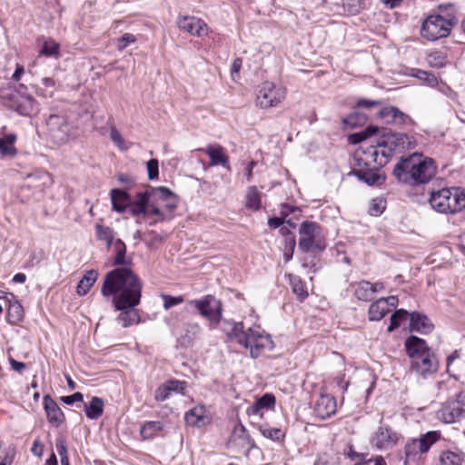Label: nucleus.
Here are the masks:
<instances>
[{
    "instance_id": "1",
    "label": "nucleus",
    "mask_w": 465,
    "mask_h": 465,
    "mask_svg": "<svg viewBox=\"0 0 465 465\" xmlns=\"http://www.w3.org/2000/svg\"><path fill=\"white\" fill-rule=\"evenodd\" d=\"M143 282L129 267L115 268L104 276L101 293L104 297L114 296L116 310L134 309L140 304Z\"/></svg>"
},
{
    "instance_id": "2",
    "label": "nucleus",
    "mask_w": 465,
    "mask_h": 465,
    "mask_svg": "<svg viewBox=\"0 0 465 465\" xmlns=\"http://www.w3.org/2000/svg\"><path fill=\"white\" fill-rule=\"evenodd\" d=\"M223 330L229 339L248 349L252 358H258L273 348L271 336L260 328L244 330L242 322L225 321Z\"/></svg>"
},
{
    "instance_id": "3",
    "label": "nucleus",
    "mask_w": 465,
    "mask_h": 465,
    "mask_svg": "<svg viewBox=\"0 0 465 465\" xmlns=\"http://www.w3.org/2000/svg\"><path fill=\"white\" fill-rule=\"evenodd\" d=\"M436 167L431 158L422 153H413L401 157L395 165L393 174L402 183L422 184L428 183L434 175Z\"/></svg>"
},
{
    "instance_id": "4",
    "label": "nucleus",
    "mask_w": 465,
    "mask_h": 465,
    "mask_svg": "<svg viewBox=\"0 0 465 465\" xmlns=\"http://www.w3.org/2000/svg\"><path fill=\"white\" fill-rule=\"evenodd\" d=\"M145 192L150 213L152 216L157 218L150 222V225H153L157 222L172 219V213L177 208L178 204L176 195L171 190L163 186L155 187Z\"/></svg>"
},
{
    "instance_id": "5",
    "label": "nucleus",
    "mask_w": 465,
    "mask_h": 465,
    "mask_svg": "<svg viewBox=\"0 0 465 465\" xmlns=\"http://www.w3.org/2000/svg\"><path fill=\"white\" fill-rule=\"evenodd\" d=\"M429 203L441 213H455L465 208V190L458 187L442 188L430 193Z\"/></svg>"
},
{
    "instance_id": "6",
    "label": "nucleus",
    "mask_w": 465,
    "mask_h": 465,
    "mask_svg": "<svg viewBox=\"0 0 465 465\" xmlns=\"http://www.w3.org/2000/svg\"><path fill=\"white\" fill-rule=\"evenodd\" d=\"M47 134L55 144H65L76 137V131L67 118L60 114H51L46 120Z\"/></svg>"
},
{
    "instance_id": "7",
    "label": "nucleus",
    "mask_w": 465,
    "mask_h": 465,
    "mask_svg": "<svg viewBox=\"0 0 465 465\" xmlns=\"http://www.w3.org/2000/svg\"><path fill=\"white\" fill-rule=\"evenodd\" d=\"M299 248L303 252L312 250L323 251L325 243L321 227L314 222L305 221L299 228Z\"/></svg>"
},
{
    "instance_id": "8",
    "label": "nucleus",
    "mask_w": 465,
    "mask_h": 465,
    "mask_svg": "<svg viewBox=\"0 0 465 465\" xmlns=\"http://www.w3.org/2000/svg\"><path fill=\"white\" fill-rule=\"evenodd\" d=\"M454 23L453 19H446L439 15H430L422 24L421 35L430 41L446 37Z\"/></svg>"
},
{
    "instance_id": "9",
    "label": "nucleus",
    "mask_w": 465,
    "mask_h": 465,
    "mask_svg": "<svg viewBox=\"0 0 465 465\" xmlns=\"http://www.w3.org/2000/svg\"><path fill=\"white\" fill-rule=\"evenodd\" d=\"M387 142L388 135H385L376 145H371L363 152L366 164L371 165L373 163L375 167H381L389 162V159L397 148L396 145H390Z\"/></svg>"
},
{
    "instance_id": "10",
    "label": "nucleus",
    "mask_w": 465,
    "mask_h": 465,
    "mask_svg": "<svg viewBox=\"0 0 465 465\" xmlns=\"http://www.w3.org/2000/svg\"><path fill=\"white\" fill-rule=\"evenodd\" d=\"M198 310L200 314L205 317L212 328L218 325L222 318V303L212 295H206L201 300H193L189 302Z\"/></svg>"
},
{
    "instance_id": "11",
    "label": "nucleus",
    "mask_w": 465,
    "mask_h": 465,
    "mask_svg": "<svg viewBox=\"0 0 465 465\" xmlns=\"http://www.w3.org/2000/svg\"><path fill=\"white\" fill-rule=\"evenodd\" d=\"M285 98V89L272 82H264L259 88L256 102L261 108L279 105Z\"/></svg>"
},
{
    "instance_id": "12",
    "label": "nucleus",
    "mask_w": 465,
    "mask_h": 465,
    "mask_svg": "<svg viewBox=\"0 0 465 465\" xmlns=\"http://www.w3.org/2000/svg\"><path fill=\"white\" fill-rule=\"evenodd\" d=\"M400 439V433L390 426L381 424L373 432L371 443L379 450H390L397 444Z\"/></svg>"
},
{
    "instance_id": "13",
    "label": "nucleus",
    "mask_w": 465,
    "mask_h": 465,
    "mask_svg": "<svg viewBox=\"0 0 465 465\" xmlns=\"http://www.w3.org/2000/svg\"><path fill=\"white\" fill-rule=\"evenodd\" d=\"M438 368L439 362L432 351L411 361V370L423 378L435 373Z\"/></svg>"
},
{
    "instance_id": "14",
    "label": "nucleus",
    "mask_w": 465,
    "mask_h": 465,
    "mask_svg": "<svg viewBox=\"0 0 465 465\" xmlns=\"http://www.w3.org/2000/svg\"><path fill=\"white\" fill-rule=\"evenodd\" d=\"M126 210L133 217L136 218L137 223H140L141 217H151L146 192L137 193L135 197L131 199Z\"/></svg>"
},
{
    "instance_id": "15",
    "label": "nucleus",
    "mask_w": 465,
    "mask_h": 465,
    "mask_svg": "<svg viewBox=\"0 0 465 465\" xmlns=\"http://www.w3.org/2000/svg\"><path fill=\"white\" fill-rule=\"evenodd\" d=\"M177 25L181 30L192 35L203 36L208 33L207 25L203 20L194 16L179 17Z\"/></svg>"
},
{
    "instance_id": "16",
    "label": "nucleus",
    "mask_w": 465,
    "mask_h": 465,
    "mask_svg": "<svg viewBox=\"0 0 465 465\" xmlns=\"http://www.w3.org/2000/svg\"><path fill=\"white\" fill-rule=\"evenodd\" d=\"M336 409L335 399L328 394H321L314 405V412L321 420H325L335 414Z\"/></svg>"
},
{
    "instance_id": "17",
    "label": "nucleus",
    "mask_w": 465,
    "mask_h": 465,
    "mask_svg": "<svg viewBox=\"0 0 465 465\" xmlns=\"http://www.w3.org/2000/svg\"><path fill=\"white\" fill-rule=\"evenodd\" d=\"M210 158V166L222 165L230 169L229 157L225 153L223 147L218 143L209 144L207 147L200 149Z\"/></svg>"
},
{
    "instance_id": "18",
    "label": "nucleus",
    "mask_w": 465,
    "mask_h": 465,
    "mask_svg": "<svg viewBox=\"0 0 465 465\" xmlns=\"http://www.w3.org/2000/svg\"><path fill=\"white\" fill-rule=\"evenodd\" d=\"M44 407L48 421L54 427L61 426L65 418L58 404L49 396L44 397Z\"/></svg>"
},
{
    "instance_id": "19",
    "label": "nucleus",
    "mask_w": 465,
    "mask_h": 465,
    "mask_svg": "<svg viewBox=\"0 0 465 465\" xmlns=\"http://www.w3.org/2000/svg\"><path fill=\"white\" fill-rule=\"evenodd\" d=\"M21 89H25L23 84H20L18 94L13 97L12 107L19 114L27 116L35 110V101L32 96L21 94Z\"/></svg>"
},
{
    "instance_id": "20",
    "label": "nucleus",
    "mask_w": 465,
    "mask_h": 465,
    "mask_svg": "<svg viewBox=\"0 0 465 465\" xmlns=\"http://www.w3.org/2000/svg\"><path fill=\"white\" fill-rule=\"evenodd\" d=\"M425 445L420 443L416 439L407 442L404 447V456L401 459L403 460L404 465H411L416 463L422 454L426 453Z\"/></svg>"
},
{
    "instance_id": "21",
    "label": "nucleus",
    "mask_w": 465,
    "mask_h": 465,
    "mask_svg": "<svg viewBox=\"0 0 465 465\" xmlns=\"http://www.w3.org/2000/svg\"><path fill=\"white\" fill-rule=\"evenodd\" d=\"M405 349L411 361L431 351L426 341L416 336H411L406 340Z\"/></svg>"
},
{
    "instance_id": "22",
    "label": "nucleus",
    "mask_w": 465,
    "mask_h": 465,
    "mask_svg": "<svg viewBox=\"0 0 465 465\" xmlns=\"http://www.w3.org/2000/svg\"><path fill=\"white\" fill-rule=\"evenodd\" d=\"M456 406L457 405H453L451 402L444 404L441 409L438 411L437 418L446 424L460 421L465 414Z\"/></svg>"
},
{
    "instance_id": "23",
    "label": "nucleus",
    "mask_w": 465,
    "mask_h": 465,
    "mask_svg": "<svg viewBox=\"0 0 465 465\" xmlns=\"http://www.w3.org/2000/svg\"><path fill=\"white\" fill-rule=\"evenodd\" d=\"M379 115L381 118L384 119L387 124H405L411 121L409 115L393 106L382 108L380 111Z\"/></svg>"
},
{
    "instance_id": "24",
    "label": "nucleus",
    "mask_w": 465,
    "mask_h": 465,
    "mask_svg": "<svg viewBox=\"0 0 465 465\" xmlns=\"http://www.w3.org/2000/svg\"><path fill=\"white\" fill-rule=\"evenodd\" d=\"M184 384L185 382L179 381H169L163 383L155 390V401H163L167 400L173 391L183 392V391L184 390Z\"/></svg>"
},
{
    "instance_id": "25",
    "label": "nucleus",
    "mask_w": 465,
    "mask_h": 465,
    "mask_svg": "<svg viewBox=\"0 0 465 465\" xmlns=\"http://www.w3.org/2000/svg\"><path fill=\"white\" fill-rule=\"evenodd\" d=\"M411 331H418L422 334L429 333L433 330V324L430 320L424 314L412 312L410 315Z\"/></svg>"
},
{
    "instance_id": "26",
    "label": "nucleus",
    "mask_w": 465,
    "mask_h": 465,
    "mask_svg": "<svg viewBox=\"0 0 465 465\" xmlns=\"http://www.w3.org/2000/svg\"><path fill=\"white\" fill-rule=\"evenodd\" d=\"M131 199L127 193L121 189H113L111 191L113 209L118 213H123L126 210Z\"/></svg>"
},
{
    "instance_id": "27",
    "label": "nucleus",
    "mask_w": 465,
    "mask_h": 465,
    "mask_svg": "<svg viewBox=\"0 0 465 465\" xmlns=\"http://www.w3.org/2000/svg\"><path fill=\"white\" fill-rule=\"evenodd\" d=\"M390 145H396V148L410 150L416 146V141L412 136L405 134H388V142Z\"/></svg>"
},
{
    "instance_id": "28",
    "label": "nucleus",
    "mask_w": 465,
    "mask_h": 465,
    "mask_svg": "<svg viewBox=\"0 0 465 465\" xmlns=\"http://www.w3.org/2000/svg\"><path fill=\"white\" fill-rule=\"evenodd\" d=\"M5 299L9 302L8 318L12 322H19L24 317V310L22 305L11 292L5 293Z\"/></svg>"
},
{
    "instance_id": "29",
    "label": "nucleus",
    "mask_w": 465,
    "mask_h": 465,
    "mask_svg": "<svg viewBox=\"0 0 465 465\" xmlns=\"http://www.w3.org/2000/svg\"><path fill=\"white\" fill-rule=\"evenodd\" d=\"M185 421L190 426H202L205 424L207 417L203 406H196L185 413Z\"/></svg>"
},
{
    "instance_id": "30",
    "label": "nucleus",
    "mask_w": 465,
    "mask_h": 465,
    "mask_svg": "<svg viewBox=\"0 0 465 465\" xmlns=\"http://www.w3.org/2000/svg\"><path fill=\"white\" fill-rule=\"evenodd\" d=\"M353 174L358 177L359 180L364 182L368 185H380L385 181V177L379 174L374 170H355Z\"/></svg>"
},
{
    "instance_id": "31",
    "label": "nucleus",
    "mask_w": 465,
    "mask_h": 465,
    "mask_svg": "<svg viewBox=\"0 0 465 465\" xmlns=\"http://www.w3.org/2000/svg\"><path fill=\"white\" fill-rule=\"evenodd\" d=\"M375 292H377V289H373L372 283L368 281H361L354 285V295L360 301L371 300Z\"/></svg>"
},
{
    "instance_id": "32",
    "label": "nucleus",
    "mask_w": 465,
    "mask_h": 465,
    "mask_svg": "<svg viewBox=\"0 0 465 465\" xmlns=\"http://www.w3.org/2000/svg\"><path fill=\"white\" fill-rule=\"evenodd\" d=\"M104 401L99 397H93L88 404H84V412L88 419L97 420L104 412Z\"/></svg>"
},
{
    "instance_id": "33",
    "label": "nucleus",
    "mask_w": 465,
    "mask_h": 465,
    "mask_svg": "<svg viewBox=\"0 0 465 465\" xmlns=\"http://www.w3.org/2000/svg\"><path fill=\"white\" fill-rule=\"evenodd\" d=\"M389 312H390V308H388V304H387L385 299L381 298L371 304L370 309H369V319L371 321H380Z\"/></svg>"
},
{
    "instance_id": "34",
    "label": "nucleus",
    "mask_w": 465,
    "mask_h": 465,
    "mask_svg": "<svg viewBox=\"0 0 465 465\" xmlns=\"http://www.w3.org/2000/svg\"><path fill=\"white\" fill-rule=\"evenodd\" d=\"M98 277V272L95 270H89L87 271L84 277L80 280V282L77 284L76 287V292L84 296L85 295L91 287L94 285V283L96 282Z\"/></svg>"
},
{
    "instance_id": "35",
    "label": "nucleus",
    "mask_w": 465,
    "mask_h": 465,
    "mask_svg": "<svg viewBox=\"0 0 465 465\" xmlns=\"http://www.w3.org/2000/svg\"><path fill=\"white\" fill-rule=\"evenodd\" d=\"M16 141V135L9 134L0 138V153L3 156H14L16 153L15 147V142Z\"/></svg>"
},
{
    "instance_id": "36",
    "label": "nucleus",
    "mask_w": 465,
    "mask_h": 465,
    "mask_svg": "<svg viewBox=\"0 0 465 465\" xmlns=\"http://www.w3.org/2000/svg\"><path fill=\"white\" fill-rule=\"evenodd\" d=\"M95 235L99 241L106 242L107 248H109L114 242V232L112 228L104 226L101 223H96L94 226Z\"/></svg>"
},
{
    "instance_id": "37",
    "label": "nucleus",
    "mask_w": 465,
    "mask_h": 465,
    "mask_svg": "<svg viewBox=\"0 0 465 465\" xmlns=\"http://www.w3.org/2000/svg\"><path fill=\"white\" fill-rule=\"evenodd\" d=\"M163 428L161 421H147L140 430L141 436L143 440H151L157 435Z\"/></svg>"
},
{
    "instance_id": "38",
    "label": "nucleus",
    "mask_w": 465,
    "mask_h": 465,
    "mask_svg": "<svg viewBox=\"0 0 465 465\" xmlns=\"http://www.w3.org/2000/svg\"><path fill=\"white\" fill-rule=\"evenodd\" d=\"M121 313L116 318V321L124 327L126 328L132 324L139 322V315L133 309L120 310Z\"/></svg>"
},
{
    "instance_id": "39",
    "label": "nucleus",
    "mask_w": 465,
    "mask_h": 465,
    "mask_svg": "<svg viewBox=\"0 0 465 465\" xmlns=\"http://www.w3.org/2000/svg\"><path fill=\"white\" fill-rule=\"evenodd\" d=\"M463 455L459 451L446 450L440 456V465H461Z\"/></svg>"
},
{
    "instance_id": "40",
    "label": "nucleus",
    "mask_w": 465,
    "mask_h": 465,
    "mask_svg": "<svg viewBox=\"0 0 465 465\" xmlns=\"http://www.w3.org/2000/svg\"><path fill=\"white\" fill-rule=\"evenodd\" d=\"M245 206L248 209L257 211L261 207L260 193L255 186H252L248 189L246 193Z\"/></svg>"
},
{
    "instance_id": "41",
    "label": "nucleus",
    "mask_w": 465,
    "mask_h": 465,
    "mask_svg": "<svg viewBox=\"0 0 465 465\" xmlns=\"http://www.w3.org/2000/svg\"><path fill=\"white\" fill-rule=\"evenodd\" d=\"M113 244L116 252L114 259V265H125L127 262L125 260L126 246L124 242L122 240L117 239Z\"/></svg>"
},
{
    "instance_id": "42",
    "label": "nucleus",
    "mask_w": 465,
    "mask_h": 465,
    "mask_svg": "<svg viewBox=\"0 0 465 465\" xmlns=\"http://www.w3.org/2000/svg\"><path fill=\"white\" fill-rule=\"evenodd\" d=\"M366 121L367 117L365 114L359 112H354L343 119V124L345 126L354 128L357 126L363 125L366 123Z\"/></svg>"
},
{
    "instance_id": "43",
    "label": "nucleus",
    "mask_w": 465,
    "mask_h": 465,
    "mask_svg": "<svg viewBox=\"0 0 465 465\" xmlns=\"http://www.w3.org/2000/svg\"><path fill=\"white\" fill-rule=\"evenodd\" d=\"M237 439H239L243 445H248L249 447H253L254 445L253 441L248 435L246 429L242 424L236 426L232 433V440H236Z\"/></svg>"
},
{
    "instance_id": "44",
    "label": "nucleus",
    "mask_w": 465,
    "mask_h": 465,
    "mask_svg": "<svg viewBox=\"0 0 465 465\" xmlns=\"http://www.w3.org/2000/svg\"><path fill=\"white\" fill-rule=\"evenodd\" d=\"M411 314L403 309L397 310L391 316V324L388 327V331H392L394 329L398 328L402 321H406Z\"/></svg>"
},
{
    "instance_id": "45",
    "label": "nucleus",
    "mask_w": 465,
    "mask_h": 465,
    "mask_svg": "<svg viewBox=\"0 0 465 465\" xmlns=\"http://www.w3.org/2000/svg\"><path fill=\"white\" fill-rule=\"evenodd\" d=\"M290 284L292 289V292L297 295V297L301 301H303L308 296V292L304 289L303 283L302 282L299 277H292L290 279Z\"/></svg>"
},
{
    "instance_id": "46",
    "label": "nucleus",
    "mask_w": 465,
    "mask_h": 465,
    "mask_svg": "<svg viewBox=\"0 0 465 465\" xmlns=\"http://www.w3.org/2000/svg\"><path fill=\"white\" fill-rule=\"evenodd\" d=\"M377 132L378 127L369 126L362 132L351 134L349 139L351 143H358L375 134Z\"/></svg>"
},
{
    "instance_id": "47",
    "label": "nucleus",
    "mask_w": 465,
    "mask_h": 465,
    "mask_svg": "<svg viewBox=\"0 0 465 465\" xmlns=\"http://www.w3.org/2000/svg\"><path fill=\"white\" fill-rule=\"evenodd\" d=\"M45 89L36 88V94L44 97H52L54 93V81L53 78L45 77L42 80Z\"/></svg>"
},
{
    "instance_id": "48",
    "label": "nucleus",
    "mask_w": 465,
    "mask_h": 465,
    "mask_svg": "<svg viewBox=\"0 0 465 465\" xmlns=\"http://www.w3.org/2000/svg\"><path fill=\"white\" fill-rule=\"evenodd\" d=\"M259 430L262 436L273 440H279L283 437L282 430L278 428H269L267 426L261 425L259 427Z\"/></svg>"
},
{
    "instance_id": "49",
    "label": "nucleus",
    "mask_w": 465,
    "mask_h": 465,
    "mask_svg": "<svg viewBox=\"0 0 465 465\" xmlns=\"http://www.w3.org/2000/svg\"><path fill=\"white\" fill-rule=\"evenodd\" d=\"M110 138L118 146L120 150L127 151L129 149L130 146L126 144L122 134L114 126H112L110 128Z\"/></svg>"
},
{
    "instance_id": "50",
    "label": "nucleus",
    "mask_w": 465,
    "mask_h": 465,
    "mask_svg": "<svg viewBox=\"0 0 465 465\" xmlns=\"http://www.w3.org/2000/svg\"><path fill=\"white\" fill-rule=\"evenodd\" d=\"M440 439V433L438 431H429L423 436H421L419 440H417L420 443L425 445L426 452L430 450V446L435 443Z\"/></svg>"
},
{
    "instance_id": "51",
    "label": "nucleus",
    "mask_w": 465,
    "mask_h": 465,
    "mask_svg": "<svg viewBox=\"0 0 465 465\" xmlns=\"http://www.w3.org/2000/svg\"><path fill=\"white\" fill-rule=\"evenodd\" d=\"M428 63L433 67L440 68L445 65L446 57L440 52H433L429 54Z\"/></svg>"
},
{
    "instance_id": "52",
    "label": "nucleus",
    "mask_w": 465,
    "mask_h": 465,
    "mask_svg": "<svg viewBox=\"0 0 465 465\" xmlns=\"http://www.w3.org/2000/svg\"><path fill=\"white\" fill-rule=\"evenodd\" d=\"M59 51V45L54 40H47L44 43L41 54L45 56L56 55Z\"/></svg>"
},
{
    "instance_id": "53",
    "label": "nucleus",
    "mask_w": 465,
    "mask_h": 465,
    "mask_svg": "<svg viewBox=\"0 0 465 465\" xmlns=\"http://www.w3.org/2000/svg\"><path fill=\"white\" fill-rule=\"evenodd\" d=\"M161 298L163 301V308L166 311H168L169 309H171L173 306H176V305H179V304L183 303V296H175V297H173V296H171V295H168V294L162 293L161 294Z\"/></svg>"
},
{
    "instance_id": "54",
    "label": "nucleus",
    "mask_w": 465,
    "mask_h": 465,
    "mask_svg": "<svg viewBox=\"0 0 465 465\" xmlns=\"http://www.w3.org/2000/svg\"><path fill=\"white\" fill-rule=\"evenodd\" d=\"M385 210V201L381 198L373 199L371 202L369 213L372 216H379Z\"/></svg>"
},
{
    "instance_id": "55",
    "label": "nucleus",
    "mask_w": 465,
    "mask_h": 465,
    "mask_svg": "<svg viewBox=\"0 0 465 465\" xmlns=\"http://www.w3.org/2000/svg\"><path fill=\"white\" fill-rule=\"evenodd\" d=\"M256 402L260 407L263 409H272L274 407L275 404V397L272 394L266 393L261 398L256 400Z\"/></svg>"
},
{
    "instance_id": "56",
    "label": "nucleus",
    "mask_w": 465,
    "mask_h": 465,
    "mask_svg": "<svg viewBox=\"0 0 465 465\" xmlns=\"http://www.w3.org/2000/svg\"><path fill=\"white\" fill-rule=\"evenodd\" d=\"M135 41L136 37L134 35L126 33L117 40L116 47L119 51H123L129 45L134 43Z\"/></svg>"
},
{
    "instance_id": "57",
    "label": "nucleus",
    "mask_w": 465,
    "mask_h": 465,
    "mask_svg": "<svg viewBox=\"0 0 465 465\" xmlns=\"http://www.w3.org/2000/svg\"><path fill=\"white\" fill-rule=\"evenodd\" d=\"M148 178L153 180L158 177V161L156 159H151L147 163Z\"/></svg>"
},
{
    "instance_id": "58",
    "label": "nucleus",
    "mask_w": 465,
    "mask_h": 465,
    "mask_svg": "<svg viewBox=\"0 0 465 465\" xmlns=\"http://www.w3.org/2000/svg\"><path fill=\"white\" fill-rule=\"evenodd\" d=\"M83 399L84 395L81 392H75L73 395L61 397V401L67 405H72L74 402L82 401Z\"/></svg>"
},
{
    "instance_id": "59",
    "label": "nucleus",
    "mask_w": 465,
    "mask_h": 465,
    "mask_svg": "<svg viewBox=\"0 0 465 465\" xmlns=\"http://www.w3.org/2000/svg\"><path fill=\"white\" fill-rule=\"evenodd\" d=\"M56 449H57L58 454H59L61 460L64 458L68 459L67 447L65 445V441L64 439H57Z\"/></svg>"
},
{
    "instance_id": "60",
    "label": "nucleus",
    "mask_w": 465,
    "mask_h": 465,
    "mask_svg": "<svg viewBox=\"0 0 465 465\" xmlns=\"http://www.w3.org/2000/svg\"><path fill=\"white\" fill-rule=\"evenodd\" d=\"M381 102L376 100H370V99H359L356 103V105L358 107H363V108H371L373 106L380 105Z\"/></svg>"
},
{
    "instance_id": "61",
    "label": "nucleus",
    "mask_w": 465,
    "mask_h": 465,
    "mask_svg": "<svg viewBox=\"0 0 465 465\" xmlns=\"http://www.w3.org/2000/svg\"><path fill=\"white\" fill-rule=\"evenodd\" d=\"M247 414L249 416H259L260 418H262V409L258 405V403L255 401L253 404H252L247 409Z\"/></svg>"
},
{
    "instance_id": "62",
    "label": "nucleus",
    "mask_w": 465,
    "mask_h": 465,
    "mask_svg": "<svg viewBox=\"0 0 465 465\" xmlns=\"http://www.w3.org/2000/svg\"><path fill=\"white\" fill-rule=\"evenodd\" d=\"M453 405H457L458 409L465 414V391H461L455 401H451Z\"/></svg>"
},
{
    "instance_id": "63",
    "label": "nucleus",
    "mask_w": 465,
    "mask_h": 465,
    "mask_svg": "<svg viewBox=\"0 0 465 465\" xmlns=\"http://www.w3.org/2000/svg\"><path fill=\"white\" fill-rule=\"evenodd\" d=\"M242 64V60L241 58H236L233 60V63L232 64L231 74L232 78H234L235 74H238L241 71Z\"/></svg>"
},
{
    "instance_id": "64",
    "label": "nucleus",
    "mask_w": 465,
    "mask_h": 465,
    "mask_svg": "<svg viewBox=\"0 0 465 465\" xmlns=\"http://www.w3.org/2000/svg\"><path fill=\"white\" fill-rule=\"evenodd\" d=\"M365 465H386L384 459L381 456L377 457L374 460H369L365 462Z\"/></svg>"
}]
</instances>
